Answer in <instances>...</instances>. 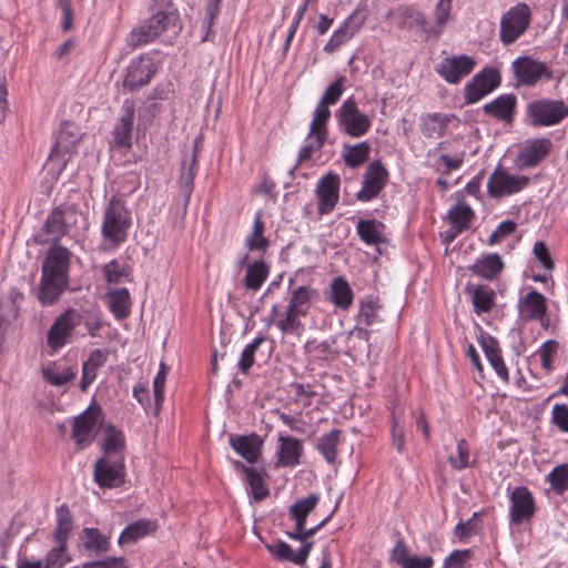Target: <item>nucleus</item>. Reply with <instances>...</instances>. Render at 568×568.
Returning a JSON list of instances; mask_svg holds the SVG:
<instances>
[{"instance_id":"1","label":"nucleus","mask_w":568,"mask_h":568,"mask_svg":"<svg viewBox=\"0 0 568 568\" xmlns=\"http://www.w3.org/2000/svg\"><path fill=\"white\" fill-rule=\"evenodd\" d=\"M131 226V213L124 201L112 196L103 213L101 233L103 239L113 246H119L128 237V230Z\"/></svg>"},{"instance_id":"2","label":"nucleus","mask_w":568,"mask_h":568,"mask_svg":"<svg viewBox=\"0 0 568 568\" xmlns=\"http://www.w3.org/2000/svg\"><path fill=\"white\" fill-rule=\"evenodd\" d=\"M179 28V16L175 11L159 10L140 27L134 28L128 39L129 47L135 49L152 42L155 38L169 30Z\"/></svg>"},{"instance_id":"3","label":"nucleus","mask_w":568,"mask_h":568,"mask_svg":"<svg viewBox=\"0 0 568 568\" xmlns=\"http://www.w3.org/2000/svg\"><path fill=\"white\" fill-rule=\"evenodd\" d=\"M568 116V105L562 100L537 99L526 106V122L534 128L552 126Z\"/></svg>"},{"instance_id":"4","label":"nucleus","mask_w":568,"mask_h":568,"mask_svg":"<svg viewBox=\"0 0 568 568\" xmlns=\"http://www.w3.org/2000/svg\"><path fill=\"white\" fill-rule=\"evenodd\" d=\"M335 119L339 132L351 138L364 136L372 126V120L359 110L357 102L352 97L344 100L335 111Z\"/></svg>"},{"instance_id":"5","label":"nucleus","mask_w":568,"mask_h":568,"mask_svg":"<svg viewBox=\"0 0 568 568\" xmlns=\"http://www.w3.org/2000/svg\"><path fill=\"white\" fill-rule=\"evenodd\" d=\"M530 16V8L524 2L507 10L500 19V41L505 45L514 43L529 27Z\"/></svg>"},{"instance_id":"6","label":"nucleus","mask_w":568,"mask_h":568,"mask_svg":"<svg viewBox=\"0 0 568 568\" xmlns=\"http://www.w3.org/2000/svg\"><path fill=\"white\" fill-rule=\"evenodd\" d=\"M529 181L528 176L510 174L498 164L487 182V193L493 199L505 197L523 191Z\"/></svg>"},{"instance_id":"7","label":"nucleus","mask_w":568,"mask_h":568,"mask_svg":"<svg viewBox=\"0 0 568 568\" xmlns=\"http://www.w3.org/2000/svg\"><path fill=\"white\" fill-rule=\"evenodd\" d=\"M501 77L497 69L486 67L465 85V104H474L500 85Z\"/></svg>"},{"instance_id":"8","label":"nucleus","mask_w":568,"mask_h":568,"mask_svg":"<svg viewBox=\"0 0 568 568\" xmlns=\"http://www.w3.org/2000/svg\"><path fill=\"white\" fill-rule=\"evenodd\" d=\"M80 323V315L73 308L65 310L59 315L47 333V344L52 351L62 348Z\"/></svg>"},{"instance_id":"9","label":"nucleus","mask_w":568,"mask_h":568,"mask_svg":"<svg viewBox=\"0 0 568 568\" xmlns=\"http://www.w3.org/2000/svg\"><path fill=\"white\" fill-rule=\"evenodd\" d=\"M513 72L519 85L532 87L541 79L550 80L552 71L541 61L529 55L517 58L513 62Z\"/></svg>"},{"instance_id":"10","label":"nucleus","mask_w":568,"mask_h":568,"mask_svg":"<svg viewBox=\"0 0 568 568\" xmlns=\"http://www.w3.org/2000/svg\"><path fill=\"white\" fill-rule=\"evenodd\" d=\"M78 211L72 204H61L54 207L47 217L42 232L58 241L77 224Z\"/></svg>"},{"instance_id":"11","label":"nucleus","mask_w":568,"mask_h":568,"mask_svg":"<svg viewBox=\"0 0 568 568\" xmlns=\"http://www.w3.org/2000/svg\"><path fill=\"white\" fill-rule=\"evenodd\" d=\"M510 524L520 526L530 521L536 514V503L531 491L526 486H517L509 494Z\"/></svg>"},{"instance_id":"12","label":"nucleus","mask_w":568,"mask_h":568,"mask_svg":"<svg viewBox=\"0 0 568 568\" xmlns=\"http://www.w3.org/2000/svg\"><path fill=\"white\" fill-rule=\"evenodd\" d=\"M388 176L387 169L379 160L371 162L363 174V186L356 193V199L368 202L377 197L386 185Z\"/></svg>"},{"instance_id":"13","label":"nucleus","mask_w":568,"mask_h":568,"mask_svg":"<svg viewBox=\"0 0 568 568\" xmlns=\"http://www.w3.org/2000/svg\"><path fill=\"white\" fill-rule=\"evenodd\" d=\"M94 481L101 488H116L124 483V462L120 459L99 458L93 469Z\"/></svg>"},{"instance_id":"14","label":"nucleus","mask_w":568,"mask_h":568,"mask_svg":"<svg viewBox=\"0 0 568 568\" xmlns=\"http://www.w3.org/2000/svg\"><path fill=\"white\" fill-rule=\"evenodd\" d=\"M476 65L474 58L460 54L444 58L437 65L436 72L449 84H458L469 75Z\"/></svg>"},{"instance_id":"15","label":"nucleus","mask_w":568,"mask_h":568,"mask_svg":"<svg viewBox=\"0 0 568 568\" xmlns=\"http://www.w3.org/2000/svg\"><path fill=\"white\" fill-rule=\"evenodd\" d=\"M135 114V102L132 99H125L121 106L119 122L112 131L113 145L123 151L132 148V131Z\"/></svg>"},{"instance_id":"16","label":"nucleus","mask_w":568,"mask_h":568,"mask_svg":"<svg viewBox=\"0 0 568 568\" xmlns=\"http://www.w3.org/2000/svg\"><path fill=\"white\" fill-rule=\"evenodd\" d=\"M156 72L153 59L149 55H141L131 61L126 69L123 85L130 92H133L151 81Z\"/></svg>"},{"instance_id":"17","label":"nucleus","mask_w":568,"mask_h":568,"mask_svg":"<svg viewBox=\"0 0 568 568\" xmlns=\"http://www.w3.org/2000/svg\"><path fill=\"white\" fill-rule=\"evenodd\" d=\"M339 175L329 172L322 176L316 186L318 197L317 212L320 215L331 213L339 200Z\"/></svg>"},{"instance_id":"18","label":"nucleus","mask_w":568,"mask_h":568,"mask_svg":"<svg viewBox=\"0 0 568 568\" xmlns=\"http://www.w3.org/2000/svg\"><path fill=\"white\" fill-rule=\"evenodd\" d=\"M71 253L68 248L53 245L45 255L41 266V274L69 280Z\"/></svg>"},{"instance_id":"19","label":"nucleus","mask_w":568,"mask_h":568,"mask_svg":"<svg viewBox=\"0 0 568 568\" xmlns=\"http://www.w3.org/2000/svg\"><path fill=\"white\" fill-rule=\"evenodd\" d=\"M552 143L548 138L535 139L527 142L516 156V164L519 169L534 168L538 165L544 159L547 158Z\"/></svg>"},{"instance_id":"20","label":"nucleus","mask_w":568,"mask_h":568,"mask_svg":"<svg viewBox=\"0 0 568 568\" xmlns=\"http://www.w3.org/2000/svg\"><path fill=\"white\" fill-rule=\"evenodd\" d=\"M83 133L80 128L69 121H64L58 132L55 143L50 152L49 159L53 161L60 154L69 153L73 154L77 152V145L81 141Z\"/></svg>"},{"instance_id":"21","label":"nucleus","mask_w":568,"mask_h":568,"mask_svg":"<svg viewBox=\"0 0 568 568\" xmlns=\"http://www.w3.org/2000/svg\"><path fill=\"white\" fill-rule=\"evenodd\" d=\"M345 78L338 77L333 83H331L324 91L320 99L314 112L313 120L322 124L327 125L331 119V105H335L343 92H344Z\"/></svg>"},{"instance_id":"22","label":"nucleus","mask_w":568,"mask_h":568,"mask_svg":"<svg viewBox=\"0 0 568 568\" xmlns=\"http://www.w3.org/2000/svg\"><path fill=\"white\" fill-rule=\"evenodd\" d=\"M517 97L514 93L498 95L483 105V112L506 124H513L517 109Z\"/></svg>"},{"instance_id":"23","label":"nucleus","mask_w":568,"mask_h":568,"mask_svg":"<svg viewBox=\"0 0 568 568\" xmlns=\"http://www.w3.org/2000/svg\"><path fill=\"white\" fill-rule=\"evenodd\" d=\"M328 136V128L325 124L312 120L310 125V132L307 139L314 138V140L303 145L298 152L297 161L295 165L288 171V174L293 178L295 170L305 161L312 159L315 151L321 150Z\"/></svg>"},{"instance_id":"24","label":"nucleus","mask_w":568,"mask_h":568,"mask_svg":"<svg viewBox=\"0 0 568 568\" xmlns=\"http://www.w3.org/2000/svg\"><path fill=\"white\" fill-rule=\"evenodd\" d=\"M399 28L409 31L416 30L426 39L438 38V30L434 28L433 22L429 21L423 11L414 7H407L403 10Z\"/></svg>"},{"instance_id":"25","label":"nucleus","mask_w":568,"mask_h":568,"mask_svg":"<svg viewBox=\"0 0 568 568\" xmlns=\"http://www.w3.org/2000/svg\"><path fill=\"white\" fill-rule=\"evenodd\" d=\"M230 446L248 464H255L262 456L263 439L255 433L231 435Z\"/></svg>"},{"instance_id":"26","label":"nucleus","mask_w":568,"mask_h":568,"mask_svg":"<svg viewBox=\"0 0 568 568\" xmlns=\"http://www.w3.org/2000/svg\"><path fill=\"white\" fill-rule=\"evenodd\" d=\"M313 545L314 542H305L297 551H294L287 542L276 540L272 544H266V549L278 561H290L301 566L306 562Z\"/></svg>"},{"instance_id":"27","label":"nucleus","mask_w":568,"mask_h":568,"mask_svg":"<svg viewBox=\"0 0 568 568\" xmlns=\"http://www.w3.org/2000/svg\"><path fill=\"white\" fill-rule=\"evenodd\" d=\"M233 467L245 475V483L250 487L252 498L255 503L264 500L270 495V489L264 480V473L243 464L241 460H233Z\"/></svg>"},{"instance_id":"28","label":"nucleus","mask_w":568,"mask_h":568,"mask_svg":"<svg viewBox=\"0 0 568 568\" xmlns=\"http://www.w3.org/2000/svg\"><path fill=\"white\" fill-rule=\"evenodd\" d=\"M69 287V280L41 274L37 298L41 305H53Z\"/></svg>"},{"instance_id":"29","label":"nucleus","mask_w":568,"mask_h":568,"mask_svg":"<svg viewBox=\"0 0 568 568\" xmlns=\"http://www.w3.org/2000/svg\"><path fill=\"white\" fill-rule=\"evenodd\" d=\"M365 18L358 17L356 12L349 16L341 28L334 31L331 39L324 47L326 53L335 52L342 44L351 40L362 28Z\"/></svg>"},{"instance_id":"30","label":"nucleus","mask_w":568,"mask_h":568,"mask_svg":"<svg viewBox=\"0 0 568 568\" xmlns=\"http://www.w3.org/2000/svg\"><path fill=\"white\" fill-rule=\"evenodd\" d=\"M465 293L471 296L474 312L477 315L489 313L495 306L496 293L486 285H474L468 283Z\"/></svg>"},{"instance_id":"31","label":"nucleus","mask_w":568,"mask_h":568,"mask_svg":"<svg viewBox=\"0 0 568 568\" xmlns=\"http://www.w3.org/2000/svg\"><path fill=\"white\" fill-rule=\"evenodd\" d=\"M519 312L524 320H541L547 313L546 297L531 290L519 301Z\"/></svg>"},{"instance_id":"32","label":"nucleus","mask_w":568,"mask_h":568,"mask_svg":"<svg viewBox=\"0 0 568 568\" xmlns=\"http://www.w3.org/2000/svg\"><path fill=\"white\" fill-rule=\"evenodd\" d=\"M278 442L281 445L276 465L282 467H294L298 465L303 454L302 440L292 436H280Z\"/></svg>"},{"instance_id":"33","label":"nucleus","mask_w":568,"mask_h":568,"mask_svg":"<svg viewBox=\"0 0 568 568\" xmlns=\"http://www.w3.org/2000/svg\"><path fill=\"white\" fill-rule=\"evenodd\" d=\"M468 270L484 280L491 281L504 270V262L499 254L488 253L484 254L473 265L468 266Z\"/></svg>"},{"instance_id":"34","label":"nucleus","mask_w":568,"mask_h":568,"mask_svg":"<svg viewBox=\"0 0 568 568\" xmlns=\"http://www.w3.org/2000/svg\"><path fill=\"white\" fill-rule=\"evenodd\" d=\"M454 118L453 114L427 113L420 118V131L426 138L435 135L442 138L446 134L447 128Z\"/></svg>"},{"instance_id":"35","label":"nucleus","mask_w":568,"mask_h":568,"mask_svg":"<svg viewBox=\"0 0 568 568\" xmlns=\"http://www.w3.org/2000/svg\"><path fill=\"white\" fill-rule=\"evenodd\" d=\"M97 425V418L90 413V409L81 413L73 422L72 438L77 445L84 447L91 443V435Z\"/></svg>"},{"instance_id":"36","label":"nucleus","mask_w":568,"mask_h":568,"mask_svg":"<svg viewBox=\"0 0 568 568\" xmlns=\"http://www.w3.org/2000/svg\"><path fill=\"white\" fill-rule=\"evenodd\" d=\"M318 296L315 288L310 285H301L291 291L287 307L297 311V314L306 316L311 308L312 301Z\"/></svg>"},{"instance_id":"37","label":"nucleus","mask_w":568,"mask_h":568,"mask_svg":"<svg viewBox=\"0 0 568 568\" xmlns=\"http://www.w3.org/2000/svg\"><path fill=\"white\" fill-rule=\"evenodd\" d=\"M383 229L384 224L375 219H361L356 225L359 239L367 245H378L385 241Z\"/></svg>"},{"instance_id":"38","label":"nucleus","mask_w":568,"mask_h":568,"mask_svg":"<svg viewBox=\"0 0 568 568\" xmlns=\"http://www.w3.org/2000/svg\"><path fill=\"white\" fill-rule=\"evenodd\" d=\"M156 529V524L150 519H139L129 524L119 537V545L133 544Z\"/></svg>"},{"instance_id":"39","label":"nucleus","mask_w":568,"mask_h":568,"mask_svg":"<svg viewBox=\"0 0 568 568\" xmlns=\"http://www.w3.org/2000/svg\"><path fill=\"white\" fill-rule=\"evenodd\" d=\"M354 300V293L348 284V282L342 277L337 276L333 278L331 283V301L332 303L343 310L346 311L351 307Z\"/></svg>"},{"instance_id":"40","label":"nucleus","mask_w":568,"mask_h":568,"mask_svg":"<svg viewBox=\"0 0 568 568\" xmlns=\"http://www.w3.org/2000/svg\"><path fill=\"white\" fill-rule=\"evenodd\" d=\"M22 300L23 294L17 287H11L8 295L0 300V326L18 317L20 310L19 303Z\"/></svg>"},{"instance_id":"41","label":"nucleus","mask_w":568,"mask_h":568,"mask_svg":"<svg viewBox=\"0 0 568 568\" xmlns=\"http://www.w3.org/2000/svg\"><path fill=\"white\" fill-rule=\"evenodd\" d=\"M371 151L372 146L367 141L354 145H344L343 160L348 168L355 169L369 159Z\"/></svg>"},{"instance_id":"42","label":"nucleus","mask_w":568,"mask_h":568,"mask_svg":"<svg viewBox=\"0 0 568 568\" xmlns=\"http://www.w3.org/2000/svg\"><path fill=\"white\" fill-rule=\"evenodd\" d=\"M270 273V266L264 260L250 264L244 276V286L251 291H257L265 282Z\"/></svg>"},{"instance_id":"43","label":"nucleus","mask_w":568,"mask_h":568,"mask_svg":"<svg viewBox=\"0 0 568 568\" xmlns=\"http://www.w3.org/2000/svg\"><path fill=\"white\" fill-rule=\"evenodd\" d=\"M109 305L118 320H124L130 315L131 298L128 288H116L109 293Z\"/></svg>"},{"instance_id":"44","label":"nucleus","mask_w":568,"mask_h":568,"mask_svg":"<svg viewBox=\"0 0 568 568\" xmlns=\"http://www.w3.org/2000/svg\"><path fill=\"white\" fill-rule=\"evenodd\" d=\"M82 536L84 538L82 547L87 551L100 554L110 550L111 544L109 538L102 535L98 528L85 527L82 529Z\"/></svg>"},{"instance_id":"45","label":"nucleus","mask_w":568,"mask_h":568,"mask_svg":"<svg viewBox=\"0 0 568 568\" xmlns=\"http://www.w3.org/2000/svg\"><path fill=\"white\" fill-rule=\"evenodd\" d=\"M339 429H332L329 433L320 437L316 449L323 455L325 460L333 465L337 458V446L339 444Z\"/></svg>"},{"instance_id":"46","label":"nucleus","mask_w":568,"mask_h":568,"mask_svg":"<svg viewBox=\"0 0 568 568\" xmlns=\"http://www.w3.org/2000/svg\"><path fill=\"white\" fill-rule=\"evenodd\" d=\"M73 529L72 514L67 504H62L57 509V527L54 529V540L68 542L69 535Z\"/></svg>"},{"instance_id":"47","label":"nucleus","mask_w":568,"mask_h":568,"mask_svg":"<svg viewBox=\"0 0 568 568\" xmlns=\"http://www.w3.org/2000/svg\"><path fill=\"white\" fill-rule=\"evenodd\" d=\"M318 503V496L311 494L305 498L296 500L290 508V515L295 523L301 526L306 523L307 516L315 509Z\"/></svg>"},{"instance_id":"48","label":"nucleus","mask_w":568,"mask_h":568,"mask_svg":"<svg viewBox=\"0 0 568 568\" xmlns=\"http://www.w3.org/2000/svg\"><path fill=\"white\" fill-rule=\"evenodd\" d=\"M200 142V138H197L194 142V148L192 151V155L190 159V164L185 171L181 174L180 182L183 195L185 197V205L187 204L191 194L194 187V179L196 175V158H197V144Z\"/></svg>"},{"instance_id":"49","label":"nucleus","mask_w":568,"mask_h":568,"mask_svg":"<svg viewBox=\"0 0 568 568\" xmlns=\"http://www.w3.org/2000/svg\"><path fill=\"white\" fill-rule=\"evenodd\" d=\"M474 217L475 213L471 207L464 203H458L448 211V220L452 226L463 231L469 229Z\"/></svg>"},{"instance_id":"50","label":"nucleus","mask_w":568,"mask_h":568,"mask_svg":"<svg viewBox=\"0 0 568 568\" xmlns=\"http://www.w3.org/2000/svg\"><path fill=\"white\" fill-rule=\"evenodd\" d=\"M265 226L262 221L261 212L255 214L253 233L246 239V247L250 251L265 252L270 246V241L264 236Z\"/></svg>"},{"instance_id":"51","label":"nucleus","mask_w":568,"mask_h":568,"mask_svg":"<svg viewBox=\"0 0 568 568\" xmlns=\"http://www.w3.org/2000/svg\"><path fill=\"white\" fill-rule=\"evenodd\" d=\"M132 268L129 265H121L118 260H112L103 267L104 278L109 284H118L122 278L131 281Z\"/></svg>"},{"instance_id":"52","label":"nucleus","mask_w":568,"mask_h":568,"mask_svg":"<svg viewBox=\"0 0 568 568\" xmlns=\"http://www.w3.org/2000/svg\"><path fill=\"white\" fill-rule=\"evenodd\" d=\"M42 376L47 383L62 386L72 382L77 376V372L71 367H65L61 372L57 368L48 367L42 369Z\"/></svg>"},{"instance_id":"53","label":"nucleus","mask_w":568,"mask_h":568,"mask_svg":"<svg viewBox=\"0 0 568 568\" xmlns=\"http://www.w3.org/2000/svg\"><path fill=\"white\" fill-rule=\"evenodd\" d=\"M124 447L123 434L118 430L113 425H109L104 432V439L102 442V449L106 455L116 453Z\"/></svg>"},{"instance_id":"54","label":"nucleus","mask_w":568,"mask_h":568,"mask_svg":"<svg viewBox=\"0 0 568 568\" xmlns=\"http://www.w3.org/2000/svg\"><path fill=\"white\" fill-rule=\"evenodd\" d=\"M300 316L302 315L297 314V311L286 307L284 318L276 321V326L284 334L300 333V331L303 328Z\"/></svg>"},{"instance_id":"55","label":"nucleus","mask_w":568,"mask_h":568,"mask_svg":"<svg viewBox=\"0 0 568 568\" xmlns=\"http://www.w3.org/2000/svg\"><path fill=\"white\" fill-rule=\"evenodd\" d=\"M55 542L58 547H53L45 556L44 568H62L65 562L70 561V557L65 556L68 542Z\"/></svg>"},{"instance_id":"56","label":"nucleus","mask_w":568,"mask_h":568,"mask_svg":"<svg viewBox=\"0 0 568 568\" xmlns=\"http://www.w3.org/2000/svg\"><path fill=\"white\" fill-rule=\"evenodd\" d=\"M559 344L557 341L548 339L538 348L537 354L541 359V367L546 374L552 372V361L557 354Z\"/></svg>"},{"instance_id":"57","label":"nucleus","mask_w":568,"mask_h":568,"mask_svg":"<svg viewBox=\"0 0 568 568\" xmlns=\"http://www.w3.org/2000/svg\"><path fill=\"white\" fill-rule=\"evenodd\" d=\"M551 488L559 494L568 490V463L556 466L548 475Z\"/></svg>"},{"instance_id":"58","label":"nucleus","mask_w":568,"mask_h":568,"mask_svg":"<svg viewBox=\"0 0 568 568\" xmlns=\"http://www.w3.org/2000/svg\"><path fill=\"white\" fill-rule=\"evenodd\" d=\"M220 2L221 0H207L205 4V13L202 22V30L205 32L202 37V42L210 40V34L212 32L214 20L216 19L220 12Z\"/></svg>"},{"instance_id":"59","label":"nucleus","mask_w":568,"mask_h":568,"mask_svg":"<svg viewBox=\"0 0 568 568\" xmlns=\"http://www.w3.org/2000/svg\"><path fill=\"white\" fill-rule=\"evenodd\" d=\"M264 336H257L252 343L245 346L239 361V369L242 373H247L254 364V354L260 345L265 342Z\"/></svg>"},{"instance_id":"60","label":"nucleus","mask_w":568,"mask_h":568,"mask_svg":"<svg viewBox=\"0 0 568 568\" xmlns=\"http://www.w3.org/2000/svg\"><path fill=\"white\" fill-rule=\"evenodd\" d=\"M452 3L453 0H439L435 6V23H433V26L438 30V37L443 33V30L449 20Z\"/></svg>"},{"instance_id":"61","label":"nucleus","mask_w":568,"mask_h":568,"mask_svg":"<svg viewBox=\"0 0 568 568\" xmlns=\"http://www.w3.org/2000/svg\"><path fill=\"white\" fill-rule=\"evenodd\" d=\"M379 306L372 298L361 302V308L357 316V324L372 326L377 321V310Z\"/></svg>"},{"instance_id":"62","label":"nucleus","mask_w":568,"mask_h":568,"mask_svg":"<svg viewBox=\"0 0 568 568\" xmlns=\"http://www.w3.org/2000/svg\"><path fill=\"white\" fill-rule=\"evenodd\" d=\"M478 342L485 353V356L488 361L490 358H497L501 356V349L499 347V342L494 336L480 332L478 336Z\"/></svg>"},{"instance_id":"63","label":"nucleus","mask_w":568,"mask_h":568,"mask_svg":"<svg viewBox=\"0 0 568 568\" xmlns=\"http://www.w3.org/2000/svg\"><path fill=\"white\" fill-rule=\"evenodd\" d=\"M449 464L453 468L462 470L468 466L469 446L466 439H459L457 443V455L449 456Z\"/></svg>"},{"instance_id":"64","label":"nucleus","mask_w":568,"mask_h":568,"mask_svg":"<svg viewBox=\"0 0 568 568\" xmlns=\"http://www.w3.org/2000/svg\"><path fill=\"white\" fill-rule=\"evenodd\" d=\"M550 422L560 432L568 433V404H555Z\"/></svg>"}]
</instances>
